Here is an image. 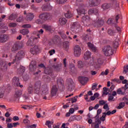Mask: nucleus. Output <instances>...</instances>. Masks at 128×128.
Returning a JSON list of instances; mask_svg holds the SVG:
<instances>
[{"label":"nucleus","instance_id":"obj_1","mask_svg":"<svg viewBox=\"0 0 128 128\" xmlns=\"http://www.w3.org/2000/svg\"><path fill=\"white\" fill-rule=\"evenodd\" d=\"M16 60H14V62H9L8 64V62L4 60H1L0 61V69L2 70V72H8V66H10L12 64H14Z\"/></svg>","mask_w":128,"mask_h":128},{"label":"nucleus","instance_id":"obj_2","mask_svg":"<svg viewBox=\"0 0 128 128\" xmlns=\"http://www.w3.org/2000/svg\"><path fill=\"white\" fill-rule=\"evenodd\" d=\"M70 30L74 34H78L82 32V27L80 26V24L75 22L72 24Z\"/></svg>","mask_w":128,"mask_h":128},{"label":"nucleus","instance_id":"obj_3","mask_svg":"<svg viewBox=\"0 0 128 128\" xmlns=\"http://www.w3.org/2000/svg\"><path fill=\"white\" fill-rule=\"evenodd\" d=\"M102 52L106 56H110L114 54V49L112 47L110 46H104L102 49Z\"/></svg>","mask_w":128,"mask_h":128},{"label":"nucleus","instance_id":"obj_4","mask_svg":"<svg viewBox=\"0 0 128 128\" xmlns=\"http://www.w3.org/2000/svg\"><path fill=\"white\" fill-rule=\"evenodd\" d=\"M39 18L44 22H46V20H50L52 18V15L50 13L43 12L40 14Z\"/></svg>","mask_w":128,"mask_h":128},{"label":"nucleus","instance_id":"obj_5","mask_svg":"<svg viewBox=\"0 0 128 128\" xmlns=\"http://www.w3.org/2000/svg\"><path fill=\"white\" fill-rule=\"evenodd\" d=\"M104 24V20L102 18H96L93 22V26L95 28H102Z\"/></svg>","mask_w":128,"mask_h":128},{"label":"nucleus","instance_id":"obj_6","mask_svg":"<svg viewBox=\"0 0 128 128\" xmlns=\"http://www.w3.org/2000/svg\"><path fill=\"white\" fill-rule=\"evenodd\" d=\"M25 55L24 51L21 50L16 54L14 60L16 62H18V60H20L22 58H24Z\"/></svg>","mask_w":128,"mask_h":128},{"label":"nucleus","instance_id":"obj_7","mask_svg":"<svg viewBox=\"0 0 128 128\" xmlns=\"http://www.w3.org/2000/svg\"><path fill=\"white\" fill-rule=\"evenodd\" d=\"M82 22L84 24V26H90V18L88 16H84L82 18Z\"/></svg>","mask_w":128,"mask_h":128},{"label":"nucleus","instance_id":"obj_8","mask_svg":"<svg viewBox=\"0 0 128 128\" xmlns=\"http://www.w3.org/2000/svg\"><path fill=\"white\" fill-rule=\"evenodd\" d=\"M89 6L92 8L93 6H98L100 4V0H89Z\"/></svg>","mask_w":128,"mask_h":128},{"label":"nucleus","instance_id":"obj_9","mask_svg":"<svg viewBox=\"0 0 128 128\" xmlns=\"http://www.w3.org/2000/svg\"><path fill=\"white\" fill-rule=\"evenodd\" d=\"M68 88L70 92H72V90L74 88V83L71 78H70L68 80Z\"/></svg>","mask_w":128,"mask_h":128},{"label":"nucleus","instance_id":"obj_10","mask_svg":"<svg viewBox=\"0 0 128 128\" xmlns=\"http://www.w3.org/2000/svg\"><path fill=\"white\" fill-rule=\"evenodd\" d=\"M80 52H82L80 46L78 45L76 46L74 48V56H80Z\"/></svg>","mask_w":128,"mask_h":128},{"label":"nucleus","instance_id":"obj_11","mask_svg":"<svg viewBox=\"0 0 128 128\" xmlns=\"http://www.w3.org/2000/svg\"><path fill=\"white\" fill-rule=\"evenodd\" d=\"M20 50V45L18 42H16L12 47L11 52H16L18 50Z\"/></svg>","mask_w":128,"mask_h":128},{"label":"nucleus","instance_id":"obj_12","mask_svg":"<svg viewBox=\"0 0 128 128\" xmlns=\"http://www.w3.org/2000/svg\"><path fill=\"white\" fill-rule=\"evenodd\" d=\"M40 84H42V82L40 81L36 82L34 84V89L37 94H38L40 90Z\"/></svg>","mask_w":128,"mask_h":128},{"label":"nucleus","instance_id":"obj_13","mask_svg":"<svg viewBox=\"0 0 128 128\" xmlns=\"http://www.w3.org/2000/svg\"><path fill=\"white\" fill-rule=\"evenodd\" d=\"M41 90L44 94H48V87L47 84H44L41 87Z\"/></svg>","mask_w":128,"mask_h":128},{"label":"nucleus","instance_id":"obj_14","mask_svg":"<svg viewBox=\"0 0 128 128\" xmlns=\"http://www.w3.org/2000/svg\"><path fill=\"white\" fill-rule=\"evenodd\" d=\"M77 12L79 16L81 14H86V10H84V5H82V6H80L77 10Z\"/></svg>","mask_w":128,"mask_h":128},{"label":"nucleus","instance_id":"obj_15","mask_svg":"<svg viewBox=\"0 0 128 128\" xmlns=\"http://www.w3.org/2000/svg\"><path fill=\"white\" fill-rule=\"evenodd\" d=\"M10 37L7 34H2L0 36V42H6L8 40Z\"/></svg>","mask_w":128,"mask_h":128},{"label":"nucleus","instance_id":"obj_16","mask_svg":"<svg viewBox=\"0 0 128 128\" xmlns=\"http://www.w3.org/2000/svg\"><path fill=\"white\" fill-rule=\"evenodd\" d=\"M30 72H34L36 70V62L32 61L30 66Z\"/></svg>","mask_w":128,"mask_h":128},{"label":"nucleus","instance_id":"obj_17","mask_svg":"<svg viewBox=\"0 0 128 128\" xmlns=\"http://www.w3.org/2000/svg\"><path fill=\"white\" fill-rule=\"evenodd\" d=\"M78 80L82 84H86L88 80V78L84 76H80Z\"/></svg>","mask_w":128,"mask_h":128},{"label":"nucleus","instance_id":"obj_18","mask_svg":"<svg viewBox=\"0 0 128 128\" xmlns=\"http://www.w3.org/2000/svg\"><path fill=\"white\" fill-rule=\"evenodd\" d=\"M30 52L32 54H36L40 52V48H38V46H34L32 48H30Z\"/></svg>","mask_w":128,"mask_h":128},{"label":"nucleus","instance_id":"obj_19","mask_svg":"<svg viewBox=\"0 0 128 128\" xmlns=\"http://www.w3.org/2000/svg\"><path fill=\"white\" fill-rule=\"evenodd\" d=\"M12 81L14 84H16L17 86H20V88H24V86L22 84H20V78L17 77H14L13 78Z\"/></svg>","mask_w":128,"mask_h":128},{"label":"nucleus","instance_id":"obj_20","mask_svg":"<svg viewBox=\"0 0 128 128\" xmlns=\"http://www.w3.org/2000/svg\"><path fill=\"white\" fill-rule=\"evenodd\" d=\"M56 92H58V88H56V86H54L52 87L51 90V94L52 96H56Z\"/></svg>","mask_w":128,"mask_h":128},{"label":"nucleus","instance_id":"obj_21","mask_svg":"<svg viewBox=\"0 0 128 128\" xmlns=\"http://www.w3.org/2000/svg\"><path fill=\"white\" fill-rule=\"evenodd\" d=\"M88 14H94L96 16L98 14V10L96 8L90 9L88 11Z\"/></svg>","mask_w":128,"mask_h":128},{"label":"nucleus","instance_id":"obj_22","mask_svg":"<svg viewBox=\"0 0 128 128\" xmlns=\"http://www.w3.org/2000/svg\"><path fill=\"white\" fill-rule=\"evenodd\" d=\"M34 16V14L32 13H28L26 17L25 18V20H30V22L32 20Z\"/></svg>","mask_w":128,"mask_h":128},{"label":"nucleus","instance_id":"obj_23","mask_svg":"<svg viewBox=\"0 0 128 128\" xmlns=\"http://www.w3.org/2000/svg\"><path fill=\"white\" fill-rule=\"evenodd\" d=\"M88 46L92 50V52H96V48L94 46V45L92 44L90 42H88Z\"/></svg>","mask_w":128,"mask_h":128},{"label":"nucleus","instance_id":"obj_24","mask_svg":"<svg viewBox=\"0 0 128 128\" xmlns=\"http://www.w3.org/2000/svg\"><path fill=\"white\" fill-rule=\"evenodd\" d=\"M92 54V53H90V51H88L86 52L84 54V59L85 60H88V58H90V56Z\"/></svg>","mask_w":128,"mask_h":128},{"label":"nucleus","instance_id":"obj_25","mask_svg":"<svg viewBox=\"0 0 128 128\" xmlns=\"http://www.w3.org/2000/svg\"><path fill=\"white\" fill-rule=\"evenodd\" d=\"M102 8L104 10H108L110 8V4L104 3L102 6Z\"/></svg>","mask_w":128,"mask_h":128},{"label":"nucleus","instance_id":"obj_26","mask_svg":"<svg viewBox=\"0 0 128 128\" xmlns=\"http://www.w3.org/2000/svg\"><path fill=\"white\" fill-rule=\"evenodd\" d=\"M18 18V14H12L8 16L10 20H14Z\"/></svg>","mask_w":128,"mask_h":128},{"label":"nucleus","instance_id":"obj_27","mask_svg":"<svg viewBox=\"0 0 128 128\" xmlns=\"http://www.w3.org/2000/svg\"><path fill=\"white\" fill-rule=\"evenodd\" d=\"M25 72L24 67L22 66H20V68H18L17 70L18 74H24V73Z\"/></svg>","mask_w":128,"mask_h":128},{"label":"nucleus","instance_id":"obj_28","mask_svg":"<svg viewBox=\"0 0 128 128\" xmlns=\"http://www.w3.org/2000/svg\"><path fill=\"white\" fill-rule=\"evenodd\" d=\"M62 64H60L54 66V68L56 69V70L57 72H60V69L62 68Z\"/></svg>","mask_w":128,"mask_h":128},{"label":"nucleus","instance_id":"obj_29","mask_svg":"<svg viewBox=\"0 0 128 128\" xmlns=\"http://www.w3.org/2000/svg\"><path fill=\"white\" fill-rule=\"evenodd\" d=\"M60 24L62 26L66 24V18H60L59 20Z\"/></svg>","mask_w":128,"mask_h":128},{"label":"nucleus","instance_id":"obj_30","mask_svg":"<svg viewBox=\"0 0 128 128\" xmlns=\"http://www.w3.org/2000/svg\"><path fill=\"white\" fill-rule=\"evenodd\" d=\"M64 16L67 18H72V14L70 11H68L65 14Z\"/></svg>","mask_w":128,"mask_h":128},{"label":"nucleus","instance_id":"obj_31","mask_svg":"<svg viewBox=\"0 0 128 128\" xmlns=\"http://www.w3.org/2000/svg\"><path fill=\"white\" fill-rule=\"evenodd\" d=\"M43 28H44L46 30H48V32L52 30V26L46 24L43 25Z\"/></svg>","mask_w":128,"mask_h":128},{"label":"nucleus","instance_id":"obj_32","mask_svg":"<svg viewBox=\"0 0 128 128\" xmlns=\"http://www.w3.org/2000/svg\"><path fill=\"white\" fill-rule=\"evenodd\" d=\"M22 90H18L15 92V97L16 98H20V96H22Z\"/></svg>","mask_w":128,"mask_h":128},{"label":"nucleus","instance_id":"obj_33","mask_svg":"<svg viewBox=\"0 0 128 128\" xmlns=\"http://www.w3.org/2000/svg\"><path fill=\"white\" fill-rule=\"evenodd\" d=\"M24 16H20L16 19L17 22H24Z\"/></svg>","mask_w":128,"mask_h":128},{"label":"nucleus","instance_id":"obj_34","mask_svg":"<svg viewBox=\"0 0 128 128\" xmlns=\"http://www.w3.org/2000/svg\"><path fill=\"white\" fill-rule=\"evenodd\" d=\"M30 32L28 31V29H23L21 30H20V34H22L23 35H26V34H28Z\"/></svg>","mask_w":128,"mask_h":128},{"label":"nucleus","instance_id":"obj_35","mask_svg":"<svg viewBox=\"0 0 128 128\" xmlns=\"http://www.w3.org/2000/svg\"><path fill=\"white\" fill-rule=\"evenodd\" d=\"M126 106L124 102H121L119 104V106H118L117 108L118 110H121V108H124Z\"/></svg>","mask_w":128,"mask_h":128},{"label":"nucleus","instance_id":"obj_36","mask_svg":"<svg viewBox=\"0 0 128 128\" xmlns=\"http://www.w3.org/2000/svg\"><path fill=\"white\" fill-rule=\"evenodd\" d=\"M50 5H43L42 6V10H50Z\"/></svg>","mask_w":128,"mask_h":128},{"label":"nucleus","instance_id":"obj_37","mask_svg":"<svg viewBox=\"0 0 128 128\" xmlns=\"http://www.w3.org/2000/svg\"><path fill=\"white\" fill-rule=\"evenodd\" d=\"M113 46L114 48H116L118 47V40H116L113 42Z\"/></svg>","mask_w":128,"mask_h":128},{"label":"nucleus","instance_id":"obj_38","mask_svg":"<svg viewBox=\"0 0 128 128\" xmlns=\"http://www.w3.org/2000/svg\"><path fill=\"white\" fill-rule=\"evenodd\" d=\"M60 42V38L58 36L57 37H54L52 39V42L54 44H58Z\"/></svg>","mask_w":128,"mask_h":128},{"label":"nucleus","instance_id":"obj_39","mask_svg":"<svg viewBox=\"0 0 128 128\" xmlns=\"http://www.w3.org/2000/svg\"><path fill=\"white\" fill-rule=\"evenodd\" d=\"M27 46H34V42L32 40L29 39L27 42Z\"/></svg>","mask_w":128,"mask_h":128},{"label":"nucleus","instance_id":"obj_40","mask_svg":"<svg viewBox=\"0 0 128 128\" xmlns=\"http://www.w3.org/2000/svg\"><path fill=\"white\" fill-rule=\"evenodd\" d=\"M4 89L1 88L0 89V98H4Z\"/></svg>","mask_w":128,"mask_h":128},{"label":"nucleus","instance_id":"obj_41","mask_svg":"<svg viewBox=\"0 0 128 128\" xmlns=\"http://www.w3.org/2000/svg\"><path fill=\"white\" fill-rule=\"evenodd\" d=\"M66 2V0H56V2L58 4H62Z\"/></svg>","mask_w":128,"mask_h":128},{"label":"nucleus","instance_id":"obj_42","mask_svg":"<svg viewBox=\"0 0 128 128\" xmlns=\"http://www.w3.org/2000/svg\"><path fill=\"white\" fill-rule=\"evenodd\" d=\"M82 38L84 40H88V34H83Z\"/></svg>","mask_w":128,"mask_h":128},{"label":"nucleus","instance_id":"obj_43","mask_svg":"<svg viewBox=\"0 0 128 128\" xmlns=\"http://www.w3.org/2000/svg\"><path fill=\"white\" fill-rule=\"evenodd\" d=\"M34 92V89L32 88V86H29L28 88V93L30 94H32Z\"/></svg>","mask_w":128,"mask_h":128},{"label":"nucleus","instance_id":"obj_44","mask_svg":"<svg viewBox=\"0 0 128 128\" xmlns=\"http://www.w3.org/2000/svg\"><path fill=\"white\" fill-rule=\"evenodd\" d=\"M22 28H30L32 25L30 24H25L22 26Z\"/></svg>","mask_w":128,"mask_h":128},{"label":"nucleus","instance_id":"obj_45","mask_svg":"<svg viewBox=\"0 0 128 128\" xmlns=\"http://www.w3.org/2000/svg\"><path fill=\"white\" fill-rule=\"evenodd\" d=\"M78 68H84V63L82 61L78 62Z\"/></svg>","mask_w":128,"mask_h":128},{"label":"nucleus","instance_id":"obj_46","mask_svg":"<svg viewBox=\"0 0 128 128\" xmlns=\"http://www.w3.org/2000/svg\"><path fill=\"white\" fill-rule=\"evenodd\" d=\"M98 64H104V60L102 58H99L97 60Z\"/></svg>","mask_w":128,"mask_h":128},{"label":"nucleus","instance_id":"obj_47","mask_svg":"<svg viewBox=\"0 0 128 128\" xmlns=\"http://www.w3.org/2000/svg\"><path fill=\"white\" fill-rule=\"evenodd\" d=\"M44 34V30L42 29H40V30L38 31V34H37V36L38 38H40V34Z\"/></svg>","mask_w":128,"mask_h":128},{"label":"nucleus","instance_id":"obj_48","mask_svg":"<svg viewBox=\"0 0 128 128\" xmlns=\"http://www.w3.org/2000/svg\"><path fill=\"white\" fill-rule=\"evenodd\" d=\"M100 114H102V109H98L97 110V114H96V118H100Z\"/></svg>","mask_w":128,"mask_h":128},{"label":"nucleus","instance_id":"obj_49","mask_svg":"<svg viewBox=\"0 0 128 128\" xmlns=\"http://www.w3.org/2000/svg\"><path fill=\"white\" fill-rule=\"evenodd\" d=\"M24 74H24H22L23 78L25 82H26V80H28L29 78L28 75L26 74L25 75Z\"/></svg>","mask_w":128,"mask_h":128},{"label":"nucleus","instance_id":"obj_50","mask_svg":"<svg viewBox=\"0 0 128 128\" xmlns=\"http://www.w3.org/2000/svg\"><path fill=\"white\" fill-rule=\"evenodd\" d=\"M98 102L99 106H104L106 104V102L104 101V100H100Z\"/></svg>","mask_w":128,"mask_h":128},{"label":"nucleus","instance_id":"obj_51","mask_svg":"<svg viewBox=\"0 0 128 128\" xmlns=\"http://www.w3.org/2000/svg\"><path fill=\"white\" fill-rule=\"evenodd\" d=\"M100 74L102 76H108V69H106L105 72H102Z\"/></svg>","mask_w":128,"mask_h":128},{"label":"nucleus","instance_id":"obj_52","mask_svg":"<svg viewBox=\"0 0 128 128\" xmlns=\"http://www.w3.org/2000/svg\"><path fill=\"white\" fill-rule=\"evenodd\" d=\"M78 98V96H76V97H74L72 98H70V100H71V102L72 104H74V102H76V100H78L76 99Z\"/></svg>","mask_w":128,"mask_h":128},{"label":"nucleus","instance_id":"obj_53","mask_svg":"<svg viewBox=\"0 0 128 128\" xmlns=\"http://www.w3.org/2000/svg\"><path fill=\"white\" fill-rule=\"evenodd\" d=\"M57 84L60 86H62L64 84V80L60 79H58L57 80Z\"/></svg>","mask_w":128,"mask_h":128},{"label":"nucleus","instance_id":"obj_54","mask_svg":"<svg viewBox=\"0 0 128 128\" xmlns=\"http://www.w3.org/2000/svg\"><path fill=\"white\" fill-rule=\"evenodd\" d=\"M108 34H110V36H114V34H116V32H114V31L112 30H108Z\"/></svg>","mask_w":128,"mask_h":128},{"label":"nucleus","instance_id":"obj_55","mask_svg":"<svg viewBox=\"0 0 128 128\" xmlns=\"http://www.w3.org/2000/svg\"><path fill=\"white\" fill-rule=\"evenodd\" d=\"M74 120H76V117L74 116H71L68 120V122H74Z\"/></svg>","mask_w":128,"mask_h":128},{"label":"nucleus","instance_id":"obj_56","mask_svg":"<svg viewBox=\"0 0 128 128\" xmlns=\"http://www.w3.org/2000/svg\"><path fill=\"white\" fill-rule=\"evenodd\" d=\"M17 24L16 22H11L9 24V26L10 28H16V26Z\"/></svg>","mask_w":128,"mask_h":128},{"label":"nucleus","instance_id":"obj_57","mask_svg":"<svg viewBox=\"0 0 128 128\" xmlns=\"http://www.w3.org/2000/svg\"><path fill=\"white\" fill-rule=\"evenodd\" d=\"M103 108L104 110H110V108H108V104L106 103H105V104H104Z\"/></svg>","mask_w":128,"mask_h":128},{"label":"nucleus","instance_id":"obj_58","mask_svg":"<svg viewBox=\"0 0 128 128\" xmlns=\"http://www.w3.org/2000/svg\"><path fill=\"white\" fill-rule=\"evenodd\" d=\"M116 92L117 94H124V92H122V88H120L117 90Z\"/></svg>","mask_w":128,"mask_h":128},{"label":"nucleus","instance_id":"obj_59","mask_svg":"<svg viewBox=\"0 0 128 128\" xmlns=\"http://www.w3.org/2000/svg\"><path fill=\"white\" fill-rule=\"evenodd\" d=\"M124 74H126V72H128V65L126 66H124Z\"/></svg>","mask_w":128,"mask_h":128},{"label":"nucleus","instance_id":"obj_60","mask_svg":"<svg viewBox=\"0 0 128 128\" xmlns=\"http://www.w3.org/2000/svg\"><path fill=\"white\" fill-rule=\"evenodd\" d=\"M97 87H98V84H96V83L93 84L92 87V90H96V88Z\"/></svg>","mask_w":128,"mask_h":128},{"label":"nucleus","instance_id":"obj_61","mask_svg":"<svg viewBox=\"0 0 128 128\" xmlns=\"http://www.w3.org/2000/svg\"><path fill=\"white\" fill-rule=\"evenodd\" d=\"M64 8L65 10H66L67 12H70V6H64Z\"/></svg>","mask_w":128,"mask_h":128},{"label":"nucleus","instance_id":"obj_62","mask_svg":"<svg viewBox=\"0 0 128 128\" xmlns=\"http://www.w3.org/2000/svg\"><path fill=\"white\" fill-rule=\"evenodd\" d=\"M106 115L103 114V116L100 118V120L102 122H104L106 120Z\"/></svg>","mask_w":128,"mask_h":128},{"label":"nucleus","instance_id":"obj_63","mask_svg":"<svg viewBox=\"0 0 128 128\" xmlns=\"http://www.w3.org/2000/svg\"><path fill=\"white\" fill-rule=\"evenodd\" d=\"M76 120H80V118H82V116H74Z\"/></svg>","mask_w":128,"mask_h":128},{"label":"nucleus","instance_id":"obj_64","mask_svg":"<svg viewBox=\"0 0 128 128\" xmlns=\"http://www.w3.org/2000/svg\"><path fill=\"white\" fill-rule=\"evenodd\" d=\"M60 36H61L62 38H63L64 40L66 38V35L65 34L62 32L60 34Z\"/></svg>","mask_w":128,"mask_h":128}]
</instances>
